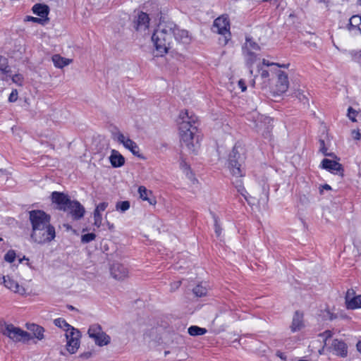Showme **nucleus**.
<instances>
[{
	"instance_id": "f257e3e1",
	"label": "nucleus",
	"mask_w": 361,
	"mask_h": 361,
	"mask_svg": "<svg viewBox=\"0 0 361 361\" xmlns=\"http://www.w3.org/2000/svg\"><path fill=\"white\" fill-rule=\"evenodd\" d=\"M32 224L31 238L39 244L51 242L55 238V228L50 224L51 217L42 210H32L29 212Z\"/></svg>"
},
{
	"instance_id": "f03ea898",
	"label": "nucleus",
	"mask_w": 361,
	"mask_h": 361,
	"mask_svg": "<svg viewBox=\"0 0 361 361\" xmlns=\"http://www.w3.org/2000/svg\"><path fill=\"white\" fill-rule=\"evenodd\" d=\"M179 117L182 120L179 123L180 142L189 151L195 152L199 147L197 142L195 144L193 142L194 135L197 130V118L190 116L188 111H182Z\"/></svg>"
},
{
	"instance_id": "7ed1b4c3",
	"label": "nucleus",
	"mask_w": 361,
	"mask_h": 361,
	"mask_svg": "<svg viewBox=\"0 0 361 361\" xmlns=\"http://www.w3.org/2000/svg\"><path fill=\"white\" fill-rule=\"evenodd\" d=\"M176 24L173 22H161L152 36L156 51L157 56H163L168 52L173 40V30Z\"/></svg>"
},
{
	"instance_id": "20e7f679",
	"label": "nucleus",
	"mask_w": 361,
	"mask_h": 361,
	"mask_svg": "<svg viewBox=\"0 0 361 361\" xmlns=\"http://www.w3.org/2000/svg\"><path fill=\"white\" fill-rule=\"evenodd\" d=\"M245 159L243 147L240 145L235 144L229 154L228 160V168L233 176L243 177L245 176V171L243 166Z\"/></svg>"
},
{
	"instance_id": "39448f33",
	"label": "nucleus",
	"mask_w": 361,
	"mask_h": 361,
	"mask_svg": "<svg viewBox=\"0 0 361 361\" xmlns=\"http://www.w3.org/2000/svg\"><path fill=\"white\" fill-rule=\"evenodd\" d=\"M111 137L114 140L121 144L126 149H128L133 155L140 157V147L135 142L128 136H126L117 127L111 130Z\"/></svg>"
},
{
	"instance_id": "423d86ee",
	"label": "nucleus",
	"mask_w": 361,
	"mask_h": 361,
	"mask_svg": "<svg viewBox=\"0 0 361 361\" xmlns=\"http://www.w3.org/2000/svg\"><path fill=\"white\" fill-rule=\"evenodd\" d=\"M0 331L3 335L8 337L14 342L28 341L30 340V334L18 327L10 324H5L0 327Z\"/></svg>"
},
{
	"instance_id": "0eeeda50",
	"label": "nucleus",
	"mask_w": 361,
	"mask_h": 361,
	"mask_svg": "<svg viewBox=\"0 0 361 361\" xmlns=\"http://www.w3.org/2000/svg\"><path fill=\"white\" fill-rule=\"evenodd\" d=\"M212 31L222 35L224 37L222 39H219L220 43L224 45L226 44L231 36L230 23L228 18L222 16L215 19L212 26Z\"/></svg>"
},
{
	"instance_id": "6e6552de",
	"label": "nucleus",
	"mask_w": 361,
	"mask_h": 361,
	"mask_svg": "<svg viewBox=\"0 0 361 361\" xmlns=\"http://www.w3.org/2000/svg\"><path fill=\"white\" fill-rule=\"evenodd\" d=\"M89 336L94 341V343L99 346L108 345L111 341V338L103 331L102 326L98 324H92L88 329Z\"/></svg>"
},
{
	"instance_id": "1a4fd4ad",
	"label": "nucleus",
	"mask_w": 361,
	"mask_h": 361,
	"mask_svg": "<svg viewBox=\"0 0 361 361\" xmlns=\"http://www.w3.org/2000/svg\"><path fill=\"white\" fill-rule=\"evenodd\" d=\"M66 337L67 339V350L71 354L76 353L80 347V331L76 329H72L71 331L66 333Z\"/></svg>"
},
{
	"instance_id": "9d476101",
	"label": "nucleus",
	"mask_w": 361,
	"mask_h": 361,
	"mask_svg": "<svg viewBox=\"0 0 361 361\" xmlns=\"http://www.w3.org/2000/svg\"><path fill=\"white\" fill-rule=\"evenodd\" d=\"M275 74L277 76L275 91L277 94H281L286 92L288 89L289 81L288 75L285 72L278 69H276Z\"/></svg>"
},
{
	"instance_id": "9b49d317",
	"label": "nucleus",
	"mask_w": 361,
	"mask_h": 361,
	"mask_svg": "<svg viewBox=\"0 0 361 361\" xmlns=\"http://www.w3.org/2000/svg\"><path fill=\"white\" fill-rule=\"evenodd\" d=\"M51 201L53 203L57 204L59 209L65 212L72 200L67 195L63 192L54 191L51 193Z\"/></svg>"
},
{
	"instance_id": "f8f14e48",
	"label": "nucleus",
	"mask_w": 361,
	"mask_h": 361,
	"mask_svg": "<svg viewBox=\"0 0 361 361\" xmlns=\"http://www.w3.org/2000/svg\"><path fill=\"white\" fill-rule=\"evenodd\" d=\"M133 27L140 32H145L149 28V17L145 12H140L133 21Z\"/></svg>"
},
{
	"instance_id": "ddd939ff",
	"label": "nucleus",
	"mask_w": 361,
	"mask_h": 361,
	"mask_svg": "<svg viewBox=\"0 0 361 361\" xmlns=\"http://www.w3.org/2000/svg\"><path fill=\"white\" fill-rule=\"evenodd\" d=\"M348 309L355 310L361 308V295H355L353 289H348L345 297Z\"/></svg>"
},
{
	"instance_id": "4468645a",
	"label": "nucleus",
	"mask_w": 361,
	"mask_h": 361,
	"mask_svg": "<svg viewBox=\"0 0 361 361\" xmlns=\"http://www.w3.org/2000/svg\"><path fill=\"white\" fill-rule=\"evenodd\" d=\"M66 212L70 213L73 219L78 220L84 216L85 211L84 207L78 201L72 200Z\"/></svg>"
},
{
	"instance_id": "2eb2a0df",
	"label": "nucleus",
	"mask_w": 361,
	"mask_h": 361,
	"mask_svg": "<svg viewBox=\"0 0 361 361\" xmlns=\"http://www.w3.org/2000/svg\"><path fill=\"white\" fill-rule=\"evenodd\" d=\"M111 274L116 280H124L128 276V270L123 264L116 263L111 268Z\"/></svg>"
},
{
	"instance_id": "dca6fc26",
	"label": "nucleus",
	"mask_w": 361,
	"mask_h": 361,
	"mask_svg": "<svg viewBox=\"0 0 361 361\" xmlns=\"http://www.w3.org/2000/svg\"><path fill=\"white\" fill-rule=\"evenodd\" d=\"M4 286L11 291L18 293L20 295H24L26 290L24 287L20 286L18 283L11 278L9 276H3Z\"/></svg>"
},
{
	"instance_id": "f3484780",
	"label": "nucleus",
	"mask_w": 361,
	"mask_h": 361,
	"mask_svg": "<svg viewBox=\"0 0 361 361\" xmlns=\"http://www.w3.org/2000/svg\"><path fill=\"white\" fill-rule=\"evenodd\" d=\"M322 166L323 169L333 173H338L342 171V166L341 164L336 161L328 159H324L322 160Z\"/></svg>"
},
{
	"instance_id": "a211bd4d",
	"label": "nucleus",
	"mask_w": 361,
	"mask_h": 361,
	"mask_svg": "<svg viewBox=\"0 0 361 361\" xmlns=\"http://www.w3.org/2000/svg\"><path fill=\"white\" fill-rule=\"evenodd\" d=\"M303 314L296 311L293 315L290 330L292 332H296L304 327Z\"/></svg>"
},
{
	"instance_id": "6ab92c4d",
	"label": "nucleus",
	"mask_w": 361,
	"mask_h": 361,
	"mask_svg": "<svg viewBox=\"0 0 361 361\" xmlns=\"http://www.w3.org/2000/svg\"><path fill=\"white\" fill-rule=\"evenodd\" d=\"M331 348L336 355H340L342 357L347 356L348 347L343 341L337 339L334 340L331 344Z\"/></svg>"
},
{
	"instance_id": "aec40b11",
	"label": "nucleus",
	"mask_w": 361,
	"mask_h": 361,
	"mask_svg": "<svg viewBox=\"0 0 361 361\" xmlns=\"http://www.w3.org/2000/svg\"><path fill=\"white\" fill-rule=\"evenodd\" d=\"M109 161L112 166L115 168L121 167L125 164V158L116 149L111 150Z\"/></svg>"
},
{
	"instance_id": "412c9836",
	"label": "nucleus",
	"mask_w": 361,
	"mask_h": 361,
	"mask_svg": "<svg viewBox=\"0 0 361 361\" xmlns=\"http://www.w3.org/2000/svg\"><path fill=\"white\" fill-rule=\"evenodd\" d=\"M32 11L34 14L48 20L47 16L49 13V8L47 5L36 4L32 6Z\"/></svg>"
},
{
	"instance_id": "4be33fe9",
	"label": "nucleus",
	"mask_w": 361,
	"mask_h": 361,
	"mask_svg": "<svg viewBox=\"0 0 361 361\" xmlns=\"http://www.w3.org/2000/svg\"><path fill=\"white\" fill-rule=\"evenodd\" d=\"M138 193L142 200L147 201L150 204L154 205L157 203L154 197H149L152 194V192L148 190L145 186L141 185L138 188Z\"/></svg>"
},
{
	"instance_id": "5701e85b",
	"label": "nucleus",
	"mask_w": 361,
	"mask_h": 361,
	"mask_svg": "<svg viewBox=\"0 0 361 361\" xmlns=\"http://www.w3.org/2000/svg\"><path fill=\"white\" fill-rule=\"evenodd\" d=\"M243 55L245 58L247 65L251 67L253 63L257 61V56L256 51L250 50L247 49L242 48Z\"/></svg>"
},
{
	"instance_id": "b1692460",
	"label": "nucleus",
	"mask_w": 361,
	"mask_h": 361,
	"mask_svg": "<svg viewBox=\"0 0 361 361\" xmlns=\"http://www.w3.org/2000/svg\"><path fill=\"white\" fill-rule=\"evenodd\" d=\"M51 59L54 66L58 68H63V67L72 63V59L62 57L59 54H54Z\"/></svg>"
},
{
	"instance_id": "393cba45",
	"label": "nucleus",
	"mask_w": 361,
	"mask_h": 361,
	"mask_svg": "<svg viewBox=\"0 0 361 361\" xmlns=\"http://www.w3.org/2000/svg\"><path fill=\"white\" fill-rule=\"evenodd\" d=\"M174 35H173V38H174L178 42H181L183 43L188 42V32L185 30L179 29L176 25V27L173 30Z\"/></svg>"
},
{
	"instance_id": "a878e982",
	"label": "nucleus",
	"mask_w": 361,
	"mask_h": 361,
	"mask_svg": "<svg viewBox=\"0 0 361 361\" xmlns=\"http://www.w3.org/2000/svg\"><path fill=\"white\" fill-rule=\"evenodd\" d=\"M27 329L33 333L34 336L38 340L44 338V329L43 327L35 324H31L27 325Z\"/></svg>"
},
{
	"instance_id": "bb28decb",
	"label": "nucleus",
	"mask_w": 361,
	"mask_h": 361,
	"mask_svg": "<svg viewBox=\"0 0 361 361\" xmlns=\"http://www.w3.org/2000/svg\"><path fill=\"white\" fill-rule=\"evenodd\" d=\"M10 72V68L6 63V59L2 56H0V79L2 80H6L8 73Z\"/></svg>"
},
{
	"instance_id": "cd10ccee",
	"label": "nucleus",
	"mask_w": 361,
	"mask_h": 361,
	"mask_svg": "<svg viewBox=\"0 0 361 361\" xmlns=\"http://www.w3.org/2000/svg\"><path fill=\"white\" fill-rule=\"evenodd\" d=\"M257 68L259 76L264 80V82L269 81L270 72L271 73H275L276 71V69L274 70L273 68H271L270 70H269L267 68L263 67L262 66H258Z\"/></svg>"
},
{
	"instance_id": "c85d7f7f",
	"label": "nucleus",
	"mask_w": 361,
	"mask_h": 361,
	"mask_svg": "<svg viewBox=\"0 0 361 361\" xmlns=\"http://www.w3.org/2000/svg\"><path fill=\"white\" fill-rule=\"evenodd\" d=\"M54 324L61 328L63 329L66 333H68V331H71L72 329H75L72 326H71L69 324L66 322V321L62 318H57L54 320Z\"/></svg>"
},
{
	"instance_id": "c756f323",
	"label": "nucleus",
	"mask_w": 361,
	"mask_h": 361,
	"mask_svg": "<svg viewBox=\"0 0 361 361\" xmlns=\"http://www.w3.org/2000/svg\"><path fill=\"white\" fill-rule=\"evenodd\" d=\"M188 331L190 336H196L204 335L207 331L204 328L199 327L197 326H191L188 328Z\"/></svg>"
},
{
	"instance_id": "7c9ffc66",
	"label": "nucleus",
	"mask_w": 361,
	"mask_h": 361,
	"mask_svg": "<svg viewBox=\"0 0 361 361\" xmlns=\"http://www.w3.org/2000/svg\"><path fill=\"white\" fill-rule=\"evenodd\" d=\"M243 48L247 49L253 51H259L260 47L257 43H256L252 38L246 37L245 43L243 46Z\"/></svg>"
},
{
	"instance_id": "2f4dec72",
	"label": "nucleus",
	"mask_w": 361,
	"mask_h": 361,
	"mask_svg": "<svg viewBox=\"0 0 361 361\" xmlns=\"http://www.w3.org/2000/svg\"><path fill=\"white\" fill-rule=\"evenodd\" d=\"M193 293L197 297H202L206 295L207 289L205 286H203L202 284H200L197 285L193 288Z\"/></svg>"
},
{
	"instance_id": "473e14b6",
	"label": "nucleus",
	"mask_w": 361,
	"mask_h": 361,
	"mask_svg": "<svg viewBox=\"0 0 361 361\" xmlns=\"http://www.w3.org/2000/svg\"><path fill=\"white\" fill-rule=\"evenodd\" d=\"M259 66H262L263 67H265V68H268V67H270V66H276L277 68H288V66H289V63H287V64H280V63H270L269 61L266 60V59H263L262 60V63L260 64Z\"/></svg>"
},
{
	"instance_id": "72a5a7b5",
	"label": "nucleus",
	"mask_w": 361,
	"mask_h": 361,
	"mask_svg": "<svg viewBox=\"0 0 361 361\" xmlns=\"http://www.w3.org/2000/svg\"><path fill=\"white\" fill-rule=\"evenodd\" d=\"M130 208V202L128 201L118 202L116 204V209L122 213L126 212Z\"/></svg>"
},
{
	"instance_id": "f704fd0d",
	"label": "nucleus",
	"mask_w": 361,
	"mask_h": 361,
	"mask_svg": "<svg viewBox=\"0 0 361 361\" xmlns=\"http://www.w3.org/2000/svg\"><path fill=\"white\" fill-rule=\"evenodd\" d=\"M361 25V16H353L350 18L349 25L352 27H357Z\"/></svg>"
},
{
	"instance_id": "c9c22d12",
	"label": "nucleus",
	"mask_w": 361,
	"mask_h": 361,
	"mask_svg": "<svg viewBox=\"0 0 361 361\" xmlns=\"http://www.w3.org/2000/svg\"><path fill=\"white\" fill-rule=\"evenodd\" d=\"M16 255L14 250H8L4 255V260L7 262L12 263L16 259Z\"/></svg>"
},
{
	"instance_id": "e433bc0d",
	"label": "nucleus",
	"mask_w": 361,
	"mask_h": 361,
	"mask_svg": "<svg viewBox=\"0 0 361 361\" xmlns=\"http://www.w3.org/2000/svg\"><path fill=\"white\" fill-rule=\"evenodd\" d=\"M96 238V235L93 233H89L87 234H84L81 237V241L83 243H88L92 240H94Z\"/></svg>"
},
{
	"instance_id": "4c0bfd02",
	"label": "nucleus",
	"mask_w": 361,
	"mask_h": 361,
	"mask_svg": "<svg viewBox=\"0 0 361 361\" xmlns=\"http://www.w3.org/2000/svg\"><path fill=\"white\" fill-rule=\"evenodd\" d=\"M359 114H360V113L358 111H355V109H353L352 107L348 108V116L349 119L351 120L352 121L355 122L357 121L356 117H357Z\"/></svg>"
},
{
	"instance_id": "58836bf2",
	"label": "nucleus",
	"mask_w": 361,
	"mask_h": 361,
	"mask_svg": "<svg viewBox=\"0 0 361 361\" xmlns=\"http://www.w3.org/2000/svg\"><path fill=\"white\" fill-rule=\"evenodd\" d=\"M25 21H31V22H33L35 23L44 25V23L47 21V19H43L41 17L37 18V17H32V16H27L25 17Z\"/></svg>"
},
{
	"instance_id": "ea45409f",
	"label": "nucleus",
	"mask_w": 361,
	"mask_h": 361,
	"mask_svg": "<svg viewBox=\"0 0 361 361\" xmlns=\"http://www.w3.org/2000/svg\"><path fill=\"white\" fill-rule=\"evenodd\" d=\"M94 224L96 226L99 227L101 226L102 221L101 212H99L96 210L94 211Z\"/></svg>"
},
{
	"instance_id": "a19ab883",
	"label": "nucleus",
	"mask_w": 361,
	"mask_h": 361,
	"mask_svg": "<svg viewBox=\"0 0 361 361\" xmlns=\"http://www.w3.org/2000/svg\"><path fill=\"white\" fill-rule=\"evenodd\" d=\"M214 231H215V233L216 234V235L218 237H219L221 234V232H222V229L219 224V221L217 219V218L214 216Z\"/></svg>"
},
{
	"instance_id": "79ce46f5",
	"label": "nucleus",
	"mask_w": 361,
	"mask_h": 361,
	"mask_svg": "<svg viewBox=\"0 0 361 361\" xmlns=\"http://www.w3.org/2000/svg\"><path fill=\"white\" fill-rule=\"evenodd\" d=\"M328 149L325 146V142L324 140H319V151L325 156L330 155L327 153Z\"/></svg>"
},
{
	"instance_id": "37998d69",
	"label": "nucleus",
	"mask_w": 361,
	"mask_h": 361,
	"mask_svg": "<svg viewBox=\"0 0 361 361\" xmlns=\"http://www.w3.org/2000/svg\"><path fill=\"white\" fill-rule=\"evenodd\" d=\"M23 78L20 74H16L12 77V80L13 82L22 85Z\"/></svg>"
},
{
	"instance_id": "c03bdc74",
	"label": "nucleus",
	"mask_w": 361,
	"mask_h": 361,
	"mask_svg": "<svg viewBox=\"0 0 361 361\" xmlns=\"http://www.w3.org/2000/svg\"><path fill=\"white\" fill-rule=\"evenodd\" d=\"M18 99V91L17 90H13L8 97V101L10 102H14Z\"/></svg>"
},
{
	"instance_id": "a18cd8bd",
	"label": "nucleus",
	"mask_w": 361,
	"mask_h": 361,
	"mask_svg": "<svg viewBox=\"0 0 361 361\" xmlns=\"http://www.w3.org/2000/svg\"><path fill=\"white\" fill-rule=\"evenodd\" d=\"M235 187H236L238 192H240L243 196L246 197L245 193H247V192H246L245 188L242 185L241 181L238 183L237 185H235Z\"/></svg>"
},
{
	"instance_id": "49530a36",
	"label": "nucleus",
	"mask_w": 361,
	"mask_h": 361,
	"mask_svg": "<svg viewBox=\"0 0 361 361\" xmlns=\"http://www.w3.org/2000/svg\"><path fill=\"white\" fill-rule=\"evenodd\" d=\"M235 187H236L238 192H240L243 196L246 197L245 193H247V192H246L245 188L242 185L241 181L238 183L237 185H235Z\"/></svg>"
},
{
	"instance_id": "de8ad7c7",
	"label": "nucleus",
	"mask_w": 361,
	"mask_h": 361,
	"mask_svg": "<svg viewBox=\"0 0 361 361\" xmlns=\"http://www.w3.org/2000/svg\"><path fill=\"white\" fill-rule=\"evenodd\" d=\"M107 207H108V203L104 202L99 203L98 205H97L94 210H96L99 212H104L106 209Z\"/></svg>"
},
{
	"instance_id": "09e8293b",
	"label": "nucleus",
	"mask_w": 361,
	"mask_h": 361,
	"mask_svg": "<svg viewBox=\"0 0 361 361\" xmlns=\"http://www.w3.org/2000/svg\"><path fill=\"white\" fill-rule=\"evenodd\" d=\"M296 97L302 102H305L307 100L306 96L300 91H298L296 92Z\"/></svg>"
},
{
	"instance_id": "8fccbe9b",
	"label": "nucleus",
	"mask_w": 361,
	"mask_h": 361,
	"mask_svg": "<svg viewBox=\"0 0 361 361\" xmlns=\"http://www.w3.org/2000/svg\"><path fill=\"white\" fill-rule=\"evenodd\" d=\"M353 139L359 140L361 139V133L358 130H353L351 133Z\"/></svg>"
},
{
	"instance_id": "3c124183",
	"label": "nucleus",
	"mask_w": 361,
	"mask_h": 361,
	"mask_svg": "<svg viewBox=\"0 0 361 361\" xmlns=\"http://www.w3.org/2000/svg\"><path fill=\"white\" fill-rule=\"evenodd\" d=\"M238 87L241 89L242 92H245L247 90V86L243 80H240L238 81Z\"/></svg>"
},
{
	"instance_id": "603ef678",
	"label": "nucleus",
	"mask_w": 361,
	"mask_h": 361,
	"mask_svg": "<svg viewBox=\"0 0 361 361\" xmlns=\"http://www.w3.org/2000/svg\"><path fill=\"white\" fill-rule=\"evenodd\" d=\"M264 1H269L270 4L275 6L276 8H278L280 5L279 0H264Z\"/></svg>"
},
{
	"instance_id": "864d4df0",
	"label": "nucleus",
	"mask_w": 361,
	"mask_h": 361,
	"mask_svg": "<svg viewBox=\"0 0 361 361\" xmlns=\"http://www.w3.org/2000/svg\"><path fill=\"white\" fill-rule=\"evenodd\" d=\"M180 286V281H176L171 284V289L173 290L177 289Z\"/></svg>"
},
{
	"instance_id": "5fc2aeb1",
	"label": "nucleus",
	"mask_w": 361,
	"mask_h": 361,
	"mask_svg": "<svg viewBox=\"0 0 361 361\" xmlns=\"http://www.w3.org/2000/svg\"><path fill=\"white\" fill-rule=\"evenodd\" d=\"M331 189V188L329 185L325 184V185H322V188H320V192H322L323 190H330Z\"/></svg>"
},
{
	"instance_id": "6e6d98bb",
	"label": "nucleus",
	"mask_w": 361,
	"mask_h": 361,
	"mask_svg": "<svg viewBox=\"0 0 361 361\" xmlns=\"http://www.w3.org/2000/svg\"><path fill=\"white\" fill-rule=\"evenodd\" d=\"M324 334L325 335L326 338H330L331 337V333L330 331H326L324 333Z\"/></svg>"
},
{
	"instance_id": "4d7b16f0",
	"label": "nucleus",
	"mask_w": 361,
	"mask_h": 361,
	"mask_svg": "<svg viewBox=\"0 0 361 361\" xmlns=\"http://www.w3.org/2000/svg\"><path fill=\"white\" fill-rule=\"evenodd\" d=\"M357 350L361 353V341H359L357 343Z\"/></svg>"
},
{
	"instance_id": "13d9d810",
	"label": "nucleus",
	"mask_w": 361,
	"mask_h": 361,
	"mask_svg": "<svg viewBox=\"0 0 361 361\" xmlns=\"http://www.w3.org/2000/svg\"><path fill=\"white\" fill-rule=\"evenodd\" d=\"M108 226H109V228L110 230H111L114 228V224H111L108 223Z\"/></svg>"
},
{
	"instance_id": "bf43d9fd",
	"label": "nucleus",
	"mask_w": 361,
	"mask_h": 361,
	"mask_svg": "<svg viewBox=\"0 0 361 361\" xmlns=\"http://www.w3.org/2000/svg\"><path fill=\"white\" fill-rule=\"evenodd\" d=\"M358 112L360 113V114L358 115L357 117L361 118V111H358Z\"/></svg>"
},
{
	"instance_id": "052dcab7",
	"label": "nucleus",
	"mask_w": 361,
	"mask_h": 361,
	"mask_svg": "<svg viewBox=\"0 0 361 361\" xmlns=\"http://www.w3.org/2000/svg\"><path fill=\"white\" fill-rule=\"evenodd\" d=\"M190 178H192V173H190V176H189Z\"/></svg>"
},
{
	"instance_id": "680f3d73",
	"label": "nucleus",
	"mask_w": 361,
	"mask_h": 361,
	"mask_svg": "<svg viewBox=\"0 0 361 361\" xmlns=\"http://www.w3.org/2000/svg\"><path fill=\"white\" fill-rule=\"evenodd\" d=\"M69 309L73 310L74 307L73 306H70Z\"/></svg>"
},
{
	"instance_id": "e2e57ef3",
	"label": "nucleus",
	"mask_w": 361,
	"mask_h": 361,
	"mask_svg": "<svg viewBox=\"0 0 361 361\" xmlns=\"http://www.w3.org/2000/svg\"><path fill=\"white\" fill-rule=\"evenodd\" d=\"M359 4L361 6V0H358Z\"/></svg>"
},
{
	"instance_id": "0e129e2a",
	"label": "nucleus",
	"mask_w": 361,
	"mask_h": 361,
	"mask_svg": "<svg viewBox=\"0 0 361 361\" xmlns=\"http://www.w3.org/2000/svg\"><path fill=\"white\" fill-rule=\"evenodd\" d=\"M250 72L251 74H252V69L250 70Z\"/></svg>"
},
{
	"instance_id": "69168bd1",
	"label": "nucleus",
	"mask_w": 361,
	"mask_h": 361,
	"mask_svg": "<svg viewBox=\"0 0 361 361\" xmlns=\"http://www.w3.org/2000/svg\"><path fill=\"white\" fill-rule=\"evenodd\" d=\"M1 240H2V238H0V241H1Z\"/></svg>"
}]
</instances>
